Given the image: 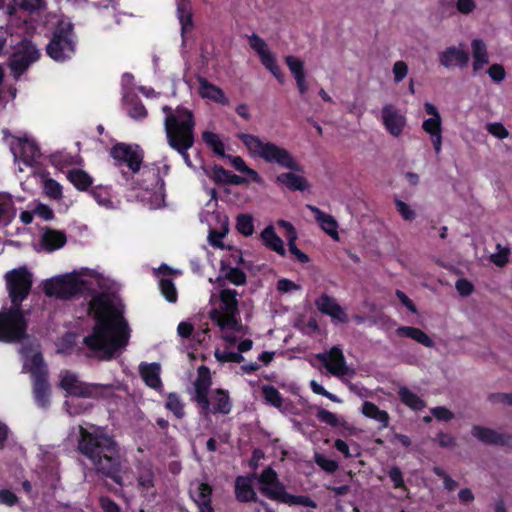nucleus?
I'll return each mask as SVG.
<instances>
[{"label":"nucleus","mask_w":512,"mask_h":512,"mask_svg":"<svg viewBox=\"0 0 512 512\" xmlns=\"http://www.w3.org/2000/svg\"><path fill=\"white\" fill-rule=\"evenodd\" d=\"M107 287L106 279L89 269L48 279L43 287L47 296L61 300H70L85 293L93 296L88 312L93 313L96 323L92 334L86 336L83 342L90 350L89 356L101 360L112 358L117 350L126 346L129 338L128 324L110 295L98 293Z\"/></svg>","instance_id":"f257e3e1"},{"label":"nucleus","mask_w":512,"mask_h":512,"mask_svg":"<svg viewBox=\"0 0 512 512\" xmlns=\"http://www.w3.org/2000/svg\"><path fill=\"white\" fill-rule=\"evenodd\" d=\"M9 297L12 302L7 312L0 313V341L21 342L20 353L24 358V369L29 370L33 378V394L37 405L47 409L50 405L51 387L47 381V369L39 344L26 335V322L20 309L21 302L27 298L32 275L26 268L14 269L6 274Z\"/></svg>","instance_id":"f03ea898"},{"label":"nucleus","mask_w":512,"mask_h":512,"mask_svg":"<svg viewBox=\"0 0 512 512\" xmlns=\"http://www.w3.org/2000/svg\"><path fill=\"white\" fill-rule=\"evenodd\" d=\"M78 432V452L91 462L97 474L110 478L117 485L123 486L122 475L128 467L119 444L99 428L89 431L80 425Z\"/></svg>","instance_id":"7ed1b4c3"},{"label":"nucleus","mask_w":512,"mask_h":512,"mask_svg":"<svg viewBox=\"0 0 512 512\" xmlns=\"http://www.w3.org/2000/svg\"><path fill=\"white\" fill-rule=\"evenodd\" d=\"M162 110L165 114L164 127L168 145L191 167L188 150L194 144L195 121L192 112L183 107L172 109L169 106H164Z\"/></svg>","instance_id":"20e7f679"},{"label":"nucleus","mask_w":512,"mask_h":512,"mask_svg":"<svg viewBox=\"0 0 512 512\" xmlns=\"http://www.w3.org/2000/svg\"><path fill=\"white\" fill-rule=\"evenodd\" d=\"M238 139L247 148L252 157H257L267 163H275L292 171H299L300 166L292 155L283 147L270 141H264L259 136L248 133H239Z\"/></svg>","instance_id":"39448f33"},{"label":"nucleus","mask_w":512,"mask_h":512,"mask_svg":"<svg viewBox=\"0 0 512 512\" xmlns=\"http://www.w3.org/2000/svg\"><path fill=\"white\" fill-rule=\"evenodd\" d=\"M261 484L259 490L266 497L288 505H303L316 508V503L308 496H295L286 492L285 486L278 479L274 469L268 467L258 477Z\"/></svg>","instance_id":"423d86ee"},{"label":"nucleus","mask_w":512,"mask_h":512,"mask_svg":"<svg viewBox=\"0 0 512 512\" xmlns=\"http://www.w3.org/2000/svg\"><path fill=\"white\" fill-rule=\"evenodd\" d=\"M238 293L233 289H222L219 294L220 307L210 311L211 320L219 326L221 331L227 329L242 332L243 325L237 319L239 314Z\"/></svg>","instance_id":"0eeeda50"},{"label":"nucleus","mask_w":512,"mask_h":512,"mask_svg":"<svg viewBox=\"0 0 512 512\" xmlns=\"http://www.w3.org/2000/svg\"><path fill=\"white\" fill-rule=\"evenodd\" d=\"M74 50L73 24L68 19H60L46 47L47 54L56 61H64L71 57Z\"/></svg>","instance_id":"6e6552de"},{"label":"nucleus","mask_w":512,"mask_h":512,"mask_svg":"<svg viewBox=\"0 0 512 512\" xmlns=\"http://www.w3.org/2000/svg\"><path fill=\"white\" fill-rule=\"evenodd\" d=\"M59 386L69 397H82L83 399L97 398L101 395L103 386L101 384L86 383L79 379L78 375L63 370L59 374Z\"/></svg>","instance_id":"1a4fd4ad"},{"label":"nucleus","mask_w":512,"mask_h":512,"mask_svg":"<svg viewBox=\"0 0 512 512\" xmlns=\"http://www.w3.org/2000/svg\"><path fill=\"white\" fill-rule=\"evenodd\" d=\"M316 358L321 361L325 368L334 376L352 377L355 374V371L347 366L344 354L337 346L332 347L328 352L317 354Z\"/></svg>","instance_id":"9d476101"},{"label":"nucleus","mask_w":512,"mask_h":512,"mask_svg":"<svg viewBox=\"0 0 512 512\" xmlns=\"http://www.w3.org/2000/svg\"><path fill=\"white\" fill-rule=\"evenodd\" d=\"M110 154L119 164H126L133 173L140 170L143 153L138 145L117 143L111 148Z\"/></svg>","instance_id":"9b49d317"},{"label":"nucleus","mask_w":512,"mask_h":512,"mask_svg":"<svg viewBox=\"0 0 512 512\" xmlns=\"http://www.w3.org/2000/svg\"><path fill=\"white\" fill-rule=\"evenodd\" d=\"M39 57L38 49L30 41H23L18 50L13 54L10 67L18 77L27 67Z\"/></svg>","instance_id":"f8f14e48"},{"label":"nucleus","mask_w":512,"mask_h":512,"mask_svg":"<svg viewBox=\"0 0 512 512\" xmlns=\"http://www.w3.org/2000/svg\"><path fill=\"white\" fill-rule=\"evenodd\" d=\"M471 434L486 445L512 447V435L508 433H501L488 427L474 425L471 429Z\"/></svg>","instance_id":"ddd939ff"},{"label":"nucleus","mask_w":512,"mask_h":512,"mask_svg":"<svg viewBox=\"0 0 512 512\" xmlns=\"http://www.w3.org/2000/svg\"><path fill=\"white\" fill-rule=\"evenodd\" d=\"M11 151L15 160L20 157L27 165H31L40 157L37 145L26 138H17L11 143Z\"/></svg>","instance_id":"4468645a"},{"label":"nucleus","mask_w":512,"mask_h":512,"mask_svg":"<svg viewBox=\"0 0 512 512\" xmlns=\"http://www.w3.org/2000/svg\"><path fill=\"white\" fill-rule=\"evenodd\" d=\"M210 375L209 370L201 366L198 369V378L195 382V396L194 399L197 404L202 408L205 414L210 410V403L207 398V393L210 388Z\"/></svg>","instance_id":"2eb2a0df"},{"label":"nucleus","mask_w":512,"mask_h":512,"mask_svg":"<svg viewBox=\"0 0 512 512\" xmlns=\"http://www.w3.org/2000/svg\"><path fill=\"white\" fill-rule=\"evenodd\" d=\"M382 120L387 130L394 136L401 134L406 119L392 105H385L382 109Z\"/></svg>","instance_id":"dca6fc26"},{"label":"nucleus","mask_w":512,"mask_h":512,"mask_svg":"<svg viewBox=\"0 0 512 512\" xmlns=\"http://www.w3.org/2000/svg\"><path fill=\"white\" fill-rule=\"evenodd\" d=\"M438 59L445 68H450L453 65L465 67L469 62V55L464 49L450 46L438 54Z\"/></svg>","instance_id":"f3484780"},{"label":"nucleus","mask_w":512,"mask_h":512,"mask_svg":"<svg viewBox=\"0 0 512 512\" xmlns=\"http://www.w3.org/2000/svg\"><path fill=\"white\" fill-rule=\"evenodd\" d=\"M319 311L337 319L340 322H346L347 316L336 300L326 294H323L315 302Z\"/></svg>","instance_id":"a211bd4d"},{"label":"nucleus","mask_w":512,"mask_h":512,"mask_svg":"<svg viewBox=\"0 0 512 512\" xmlns=\"http://www.w3.org/2000/svg\"><path fill=\"white\" fill-rule=\"evenodd\" d=\"M177 16L181 25V36L185 42L186 34L194 27L193 14L189 0H177Z\"/></svg>","instance_id":"6ab92c4d"},{"label":"nucleus","mask_w":512,"mask_h":512,"mask_svg":"<svg viewBox=\"0 0 512 512\" xmlns=\"http://www.w3.org/2000/svg\"><path fill=\"white\" fill-rule=\"evenodd\" d=\"M471 52L474 59L473 70L475 72L482 70L484 66L489 64L487 45L482 39H474L471 42Z\"/></svg>","instance_id":"aec40b11"},{"label":"nucleus","mask_w":512,"mask_h":512,"mask_svg":"<svg viewBox=\"0 0 512 512\" xmlns=\"http://www.w3.org/2000/svg\"><path fill=\"white\" fill-rule=\"evenodd\" d=\"M307 208L314 213L316 220L320 223L322 229L329 234L333 239H338V224L335 218L329 214L324 213L319 208L313 205H307Z\"/></svg>","instance_id":"412c9836"},{"label":"nucleus","mask_w":512,"mask_h":512,"mask_svg":"<svg viewBox=\"0 0 512 512\" xmlns=\"http://www.w3.org/2000/svg\"><path fill=\"white\" fill-rule=\"evenodd\" d=\"M41 242L44 249L51 252L65 245L66 235L62 231L47 228L42 234Z\"/></svg>","instance_id":"4be33fe9"},{"label":"nucleus","mask_w":512,"mask_h":512,"mask_svg":"<svg viewBox=\"0 0 512 512\" xmlns=\"http://www.w3.org/2000/svg\"><path fill=\"white\" fill-rule=\"evenodd\" d=\"M199 84V93L203 98H208L223 105L228 104V99L222 89L209 83L205 78H199Z\"/></svg>","instance_id":"5701e85b"},{"label":"nucleus","mask_w":512,"mask_h":512,"mask_svg":"<svg viewBox=\"0 0 512 512\" xmlns=\"http://www.w3.org/2000/svg\"><path fill=\"white\" fill-rule=\"evenodd\" d=\"M400 336L411 338L425 347H434V341L421 329L411 326H401L396 330Z\"/></svg>","instance_id":"b1692460"},{"label":"nucleus","mask_w":512,"mask_h":512,"mask_svg":"<svg viewBox=\"0 0 512 512\" xmlns=\"http://www.w3.org/2000/svg\"><path fill=\"white\" fill-rule=\"evenodd\" d=\"M236 498L240 502L258 501L256 492L251 487L249 480L239 476L235 481Z\"/></svg>","instance_id":"393cba45"},{"label":"nucleus","mask_w":512,"mask_h":512,"mask_svg":"<svg viewBox=\"0 0 512 512\" xmlns=\"http://www.w3.org/2000/svg\"><path fill=\"white\" fill-rule=\"evenodd\" d=\"M140 374L145 383L151 388H158L161 385L160 365L158 363L141 364L139 367Z\"/></svg>","instance_id":"a878e982"},{"label":"nucleus","mask_w":512,"mask_h":512,"mask_svg":"<svg viewBox=\"0 0 512 512\" xmlns=\"http://www.w3.org/2000/svg\"><path fill=\"white\" fill-rule=\"evenodd\" d=\"M261 238L263 239L266 246L270 249L274 250L280 255H285V248L283 241L278 235L275 233L273 227H266L262 233Z\"/></svg>","instance_id":"bb28decb"},{"label":"nucleus","mask_w":512,"mask_h":512,"mask_svg":"<svg viewBox=\"0 0 512 512\" xmlns=\"http://www.w3.org/2000/svg\"><path fill=\"white\" fill-rule=\"evenodd\" d=\"M276 181L291 190L303 191L308 187L307 182L303 177L291 172L278 175Z\"/></svg>","instance_id":"cd10ccee"},{"label":"nucleus","mask_w":512,"mask_h":512,"mask_svg":"<svg viewBox=\"0 0 512 512\" xmlns=\"http://www.w3.org/2000/svg\"><path fill=\"white\" fill-rule=\"evenodd\" d=\"M362 413L382 424L383 428H386L389 424V415L386 411L380 410L374 403L366 401L362 406Z\"/></svg>","instance_id":"c85d7f7f"},{"label":"nucleus","mask_w":512,"mask_h":512,"mask_svg":"<svg viewBox=\"0 0 512 512\" xmlns=\"http://www.w3.org/2000/svg\"><path fill=\"white\" fill-rule=\"evenodd\" d=\"M16 215V209L10 194L0 193V222L9 223Z\"/></svg>","instance_id":"c756f323"},{"label":"nucleus","mask_w":512,"mask_h":512,"mask_svg":"<svg viewBox=\"0 0 512 512\" xmlns=\"http://www.w3.org/2000/svg\"><path fill=\"white\" fill-rule=\"evenodd\" d=\"M82 397H72L64 401V409L70 416H78L92 407V403L81 400Z\"/></svg>","instance_id":"7c9ffc66"},{"label":"nucleus","mask_w":512,"mask_h":512,"mask_svg":"<svg viewBox=\"0 0 512 512\" xmlns=\"http://www.w3.org/2000/svg\"><path fill=\"white\" fill-rule=\"evenodd\" d=\"M212 488L206 483L195 484V488L190 489V495L197 505L211 502Z\"/></svg>","instance_id":"2f4dec72"},{"label":"nucleus","mask_w":512,"mask_h":512,"mask_svg":"<svg viewBox=\"0 0 512 512\" xmlns=\"http://www.w3.org/2000/svg\"><path fill=\"white\" fill-rule=\"evenodd\" d=\"M398 395L401 401L412 409L420 410L425 406L423 400L406 387H401Z\"/></svg>","instance_id":"473e14b6"},{"label":"nucleus","mask_w":512,"mask_h":512,"mask_svg":"<svg viewBox=\"0 0 512 512\" xmlns=\"http://www.w3.org/2000/svg\"><path fill=\"white\" fill-rule=\"evenodd\" d=\"M138 485L143 490H150L154 487V472L150 465H143L139 468Z\"/></svg>","instance_id":"72a5a7b5"},{"label":"nucleus","mask_w":512,"mask_h":512,"mask_svg":"<svg viewBox=\"0 0 512 512\" xmlns=\"http://www.w3.org/2000/svg\"><path fill=\"white\" fill-rule=\"evenodd\" d=\"M213 400L215 402L214 408L212 410L213 413H223L228 414L231 410V403L229 399V395L223 390H217L215 395L213 396Z\"/></svg>","instance_id":"f704fd0d"},{"label":"nucleus","mask_w":512,"mask_h":512,"mask_svg":"<svg viewBox=\"0 0 512 512\" xmlns=\"http://www.w3.org/2000/svg\"><path fill=\"white\" fill-rule=\"evenodd\" d=\"M203 141L212 148V150L221 157H226L224 151V144L220 140L219 136L213 132L205 131L202 134Z\"/></svg>","instance_id":"c9c22d12"},{"label":"nucleus","mask_w":512,"mask_h":512,"mask_svg":"<svg viewBox=\"0 0 512 512\" xmlns=\"http://www.w3.org/2000/svg\"><path fill=\"white\" fill-rule=\"evenodd\" d=\"M68 178L78 189L81 190L88 188L92 183L91 177L86 172L79 169L70 171Z\"/></svg>","instance_id":"e433bc0d"},{"label":"nucleus","mask_w":512,"mask_h":512,"mask_svg":"<svg viewBox=\"0 0 512 512\" xmlns=\"http://www.w3.org/2000/svg\"><path fill=\"white\" fill-rule=\"evenodd\" d=\"M225 158L230 160L232 166L236 170H238L241 173L249 175L253 179V181L258 182L260 180L258 173L255 170L249 168L240 156L226 155Z\"/></svg>","instance_id":"4c0bfd02"},{"label":"nucleus","mask_w":512,"mask_h":512,"mask_svg":"<svg viewBox=\"0 0 512 512\" xmlns=\"http://www.w3.org/2000/svg\"><path fill=\"white\" fill-rule=\"evenodd\" d=\"M316 409V417L319 421L332 427L344 426L346 424L345 420L338 418L334 413L321 407H317Z\"/></svg>","instance_id":"58836bf2"},{"label":"nucleus","mask_w":512,"mask_h":512,"mask_svg":"<svg viewBox=\"0 0 512 512\" xmlns=\"http://www.w3.org/2000/svg\"><path fill=\"white\" fill-rule=\"evenodd\" d=\"M221 272L225 279H228L235 285H243L246 283L245 273L238 268L222 266Z\"/></svg>","instance_id":"ea45409f"},{"label":"nucleus","mask_w":512,"mask_h":512,"mask_svg":"<svg viewBox=\"0 0 512 512\" xmlns=\"http://www.w3.org/2000/svg\"><path fill=\"white\" fill-rule=\"evenodd\" d=\"M260 59L262 64L278 79V81L283 83L284 77L280 71L279 66L277 65L274 56L270 53V51L260 55Z\"/></svg>","instance_id":"a19ab883"},{"label":"nucleus","mask_w":512,"mask_h":512,"mask_svg":"<svg viewBox=\"0 0 512 512\" xmlns=\"http://www.w3.org/2000/svg\"><path fill=\"white\" fill-rule=\"evenodd\" d=\"M236 229L244 236H250L254 232L253 217L248 214L237 216Z\"/></svg>","instance_id":"79ce46f5"},{"label":"nucleus","mask_w":512,"mask_h":512,"mask_svg":"<svg viewBox=\"0 0 512 512\" xmlns=\"http://www.w3.org/2000/svg\"><path fill=\"white\" fill-rule=\"evenodd\" d=\"M203 171L208 177L213 179L215 182L227 184L229 171L225 170L223 167L217 165L211 168L203 167Z\"/></svg>","instance_id":"37998d69"},{"label":"nucleus","mask_w":512,"mask_h":512,"mask_svg":"<svg viewBox=\"0 0 512 512\" xmlns=\"http://www.w3.org/2000/svg\"><path fill=\"white\" fill-rule=\"evenodd\" d=\"M3 1L0 0V8L3 7ZM14 6L28 12H34L44 7V0H12Z\"/></svg>","instance_id":"c03bdc74"},{"label":"nucleus","mask_w":512,"mask_h":512,"mask_svg":"<svg viewBox=\"0 0 512 512\" xmlns=\"http://www.w3.org/2000/svg\"><path fill=\"white\" fill-rule=\"evenodd\" d=\"M262 393H263L265 400L269 404H271L277 408H280L282 406L283 399H282L279 391L276 388H274L273 386H268V385L264 386L262 388Z\"/></svg>","instance_id":"a18cd8bd"},{"label":"nucleus","mask_w":512,"mask_h":512,"mask_svg":"<svg viewBox=\"0 0 512 512\" xmlns=\"http://www.w3.org/2000/svg\"><path fill=\"white\" fill-rule=\"evenodd\" d=\"M214 355H215V358L217 359V361H219L221 363H223V362L241 363L242 361H244V357L242 356L241 353L228 351L227 349L223 350V351L216 349Z\"/></svg>","instance_id":"49530a36"},{"label":"nucleus","mask_w":512,"mask_h":512,"mask_svg":"<svg viewBox=\"0 0 512 512\" xmlns=\"http://www.w3.org/2000/svg\"><path fill=\"white\" fill-rule=\"evenodd\" d=\"M285 62L295 79L305 76L304 63L300 59L294 56H287Z\"/></svg>","instance_id":"de8ad7c7"},{"label":"nucleus","mask_w":512,"mask_h":512,"mask_svg":"<svg viewBox=\"0 0 512 512\" xmlns=\"http://www.w3.org/2000/svg\"><path fill=\"white\" fill-rule=\"evenodd\" d=\"M166 407L174 413L177 418L184 416L183 405L175 393H170L167 397Z\"/></svg>","instance_id":"09e8293b"},{"label":"nucleus","mask_w":512,"mask_h":512,"mask_svg":"<svg viewBox=\"0 0 512 512\" xmlns=\"http://www.w3.org/2000/svg\"><path fill=\"white\" fill-rule=\"evenodd\" d=\"M442 119L441 117H431L426 119L423 124V130L430 136L442 133Z\"/></svg>","instance_id":"8fccbe9b"},{"label":"nucleus","mask_w":512,"mask_h":512,"mask_svg":"<svg viewBox=\"0 0 512 512\" xmlns=\"http://www.w3.org/2000/svg\"><path fill=\"white\" fill-rule=\"evenodd\" d=\"M160 289L162 294L169 302H175L177 299V292L174 283L170 279L163 278L160 280Z\"/></svg>","instance_id":"3c124183"},{"label":"nucleus","mask_w":512,"mask_h":512,"mask_svg":"<svg viewBox=\"0 0 512 512\" xmlns=\"http://www.w3.org/2000/svg\"><path fill=\"white\" fill-rule=\"evenodd\" d=\"M314 461L326 472L333 473L338 469V463L334 460L327 459L323 454L315 453Z\"/></svg>","instance_id":"603ef678"},{"label":"nucleus","mask_w":512,"mask_h":512,"mask_svg":"<svg viewBox=\"0 0 512 512\" xmlns=\"http://www.w3.org/2000/svg\"><path fill=\"white\" fill-rule=\"evenodd\" d=\"M228 220L225 218V221L222 225V231L211 230L208 236L209 242L212 246L223 248V243L220 241L221 238L225 236L228 232Z\"/></svg>","instance_id":"864d4df0"},{"label":"nucleus","mask_w":512,"mask_h":512,"mask_svg":"<svg viewBox=\"0 0 512 512\" xmlns=\"http://www.w3.org/2000/svg\"><path fill=\"white\" fill-rule=\"evenodd\" d=\"M296 240L297 236L292 235L291 237H288V247L291 254H293L297 260L301 263H307L309 262V257L305 253H303L301 250H299L296 246Z\"/></svg>","instance_id":"5fc2aeb1"},{"label":"nucleus","mask_w":512,"mask_h":512,"mask_svg":"<svg viewBox=\"0 0 512 512\" xmlns=\"http://www.w3.org/2000/svg\"><path fill=\"white\" fill-rule=\"evenodd\" d=\"M497 253L490 256V260L498 267H503L508 262L509 249L502 248L500 244H497Z\"/></svg>","instance_id":"6e6d98bb"},{"label":"nucleus","mask_w":512,"mask_h":512,"mask_svg":"<svg viewBox=\"0 0 512 512\" xmlns=\"http://www.w3.org/2000/svg\"><path fill=\"white\" fill-rule=\"evenodd\" d=\"M394 75V81L396 83L401 82L408 74V65L404 61H396L392 69Z\"/></svg>","instance_id":"4d7b16f0"},{"label":"nucleus","mask_w":512,"mask_h":512,"mask_svg":"<svg viewBox=\"0 0 512 512\" xmlns=\"http://www.w3.org/2000/svg\"><path fill=\"white\" fill-rule=\"evenodd\" d=\"M44 189L46 194L53 199H58L61 197V186L53 179H48L45 181Z\"/></svg>","instance_id":"13d9d810"},{"label":"nucleus","mask_w":512,"mask_h":512,"mask_svg":"<svg viewBox=\"0 0 512 512\" xmlns=\"http://www.w3.org/2000/svg\"><path fill=\"white\" fill-rule=\"evenodd\" d=\"M512 393H491L488 395V401L492 404H502L506 406L511 405Z\"/></svg>","instance_id":"bf43d9fd"},{"label":"nucleus","mask_w":512,"mask_h":512,"mask_svg":"<svg viewBox=\"0 0 512 512\" xmlns=\"http://www.w3.org/2000/svg\"><path fill=\"white\" fill-rule=\"evenodd\" d=\"M395 205L397 208V211L401 214L403 219L412 221L416 217V213L414 210H412L405 202L402 200H395Z\"/></svg>","instance_id":"052dcab7"},{"label":"nucleus","mask_w":512,"mask_h":512,"mask_svg":"<svg viewBox=\"0 0 512 512\" xmlns=\"http://www.w3.org/2000/svg\"><path fill=\"white\" fill-rule=\"evenodd\" d=\"M249 40L251 48L255 50L259 54V56L269 51L265 41L262 38H260L257 34H252L249 37Z\"/></svg>","instance_id":"680f3d73"},{"label":"nucleus","mask_w":512,"mask_h":512,"mask_svg":"<svg viewBox=\"0 0 512 512\" xmlns=\"http://www.w3.org/2000/svg\"><path fill=\"white\" fill-rule=\"evenodd\" d=\"M487 131L499 139L508 137V130L501 123H489L486 126Z\"/></svg>","instance_id":"e2e57ef3"},{"label":"nucleus","mask_w":512,"mask_h":512,"mask_svg":"<svg viewBox=\"0 0 512 512\" xmlns=\"http://www.w3.org/2000/svg\"><path fill=\"white\" fill-rule=\"evenodd\" d=\"M433 416L439 421L448 422L454 418V414L446 407L439 406L431 409Z\"/></svg>","instance_id":"0e129e2a"},{"label":"nucleus","mask_w":512,"mask_h":512,"mask_svg":"<svg viewBox=\"0 0 512 512\" xmlns=\"http://www.w3.org/2000/svg\"><path fill=\"white\" fill-rule=\"evenodd\" d=\"M488 74L490 78L495 82H501L505 78V70L502 65L500 64H493L488 69Z\"/></svg>","instance_id":"69168bd1"},{"label":"nucleus","mask_w":512,"mask_h":512,"mask_svg":"<svg viewBox=\"0 0 512 512\" xmlns=\"http://www.w3.org/2000/svg\"><path fill=\"white\" fill-rule=\"evenodd\" d=\"M456 8L459 13L468 15L476 9L475 0H457Z\"/></svg>","instance_id":"338daca9"},{"label":"nucleus","mask_w":512,"mask_h":512,"mask_svg":"<svg viewBox=\"0 0 512 512\" xmlns=\"http://www.w3.org/2000/svg\"><path fill=\"white\" fill-rule=\"evenodd\" d=\"M455 287L461 296H469L474 290L473 284L467 279H459Z\"/></svg>","instance_id":"774afa93"}]
</instances>
